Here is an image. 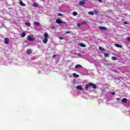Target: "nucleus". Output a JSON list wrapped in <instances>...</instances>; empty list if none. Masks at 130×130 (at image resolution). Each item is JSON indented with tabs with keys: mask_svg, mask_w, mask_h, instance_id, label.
<instances>
[{
	"mask_svg": "<svg viewBox=\"0 0 130 130\" xmlns=\"http://www.w3.org/2000/svg\"><path fill=\"white\" fill-rule=\"evenodd\" d=\"M90 86L92 87L93 89H96L97 88V85H96V84L92 83H89L88 84H86L85 85L86 90H88V88Z\"/></svg>",
	"mask_w": 130,
	"mask_h": 130,
	"instance_id": "nucleus-1",
	"label": "nucleus"
},
{
	"mask_svg": "<svg viewBox=\"0 0 130 130\" xmlns=\"http://www.w3.org/2000/svg\"><path fill=\"white\" fill-rule=\"evenodd\" d=\"M27 40H29V41H33V40H34V37L31 36H28L27 37Z\"/></svg>",
	"mask_w": 130,
	"mask_h": 130,
	"instance_id": "nucleus-2",
	"label": "nucleus"
},
{
	"mask_svg": "<svg viewBox=\"0 0 130 130\" xmlns=\"http://www.w3.org/2000/svg\"><path fill=\"white\" fill-rule=\"evenodd\" d=\"M100 30H103L104 31H107V30H108V29L105 26H100Z\"/></svg>",
	"mask_w": 130,
	"mask_h": 130,
	"instance_id": "nucleus-3",
	"label": "nucleus"
},
{
	"mask_svg": "<svg viewBox=\"0 0 130 130\" xmlns=\"http://www.w3.org/2000/svg\"><path fill=\"white\" fill-rule=\"evenodd\" d=\"M56 22L57 24H63V23H64V22H62L61 21V20L59 19H56Z\"/></svg>",
	"mask_w": 130,
	"mask_h": 130,
	"instance_id": "nucleus-4",
	"label": "nucleus"
},
{
	"mask_svg": "<svg viewBox=\"0 0 130 130\" xmlns=\"http://www.w3.org/2000/svg\"><path fill=\"white\" fill-rule=\"evenodd\" d=\"M76 89H77V90H80L81 91L83 90V87L81 85H78L76 87Z\"/></svg>",
	"mask_w": 130,
	"mask_h": 130,
	"instance_id": "nucleus-5",
	"label": "nucleus"
},
{
	"mask_svg": "<svg viewBox=\"0 0 130 130\" xmlns=\"http://www.w3.org/2000/svg\"><path fill=\"white\" fill-rule=\"evenodd\" d=\"M48 41V39L46 38H45L44 39V40H43V43H44V44H46V43H47Z\"/></svg>",
	"mask_w": 130,
	"mask_h": 130,
	"instance_id": "nucleus-6",
	"label": "nucleus"
},
{
	"mask_svg": "<svg viewBox=\"0 0 130 130\" xmlns=\"http://www.w3.org/2000/svg\"><path fill=\"white\" fill-rule=\"evenodd\" d=\"M122 102L123 103H126L127 102V99H126V98H123L122 99Z\"/></svg>",
	"mask_w": 130,
	"mask_h": 130,
	"instance_id": "nucleus-7",
	"label": "nucleus"
},
{
	"mask_svg": "<svg viewBox=\"0 0 130 130\" xmlns=\"http://www.w3.org/2000/svg\"><path fill=\"white\" fill-rule=\"evenodd\" d=\"M4 42H5V44H9V39L5 38L4 40Z\"/></svg>",
	"mask_w": 130,
	"mask_h": 130,
	"instance_id": "nucleus-8",
	"label": "nucleus"
},
{
	"mask_svg": "<svg viewBox=\"0 0 130 130\" xmlns=\"http://www.w3.org/2000/svg\"><path fill=\"white\" fill-rule=\"evenodd\" d=\"M115 46H116V47H119V48H122V46L119 44H115Z\"/></svg>",
	"mask_w": 130,
	"mask_h": 130,
	"instance_id": "nucleus-9",
	"label": "nucleus"
},
{
	"mask_svg": "<svg viewBox=\"0 0 130 130\" xmlns=\"http://www.w3.org/2000/svg\"><path fill=\"white\" fill-rule=\"evenodd\" d=\"M20 6H21L22 7H25L26 6V4H24V3H23V2L21 1L20 2Z\"/></svg>",
	"mask_w": 130,
	"mask_h": 130,
	"instance_id": "nucleus-10",
	"label": "nucleus"
},
{
	"mask_svg": "<svg viewBox=\"0 0 130 130\" xmlns=\"http://www.w3.org/2000/svg\"><path fill=\"white\" fill-rule=\"evenodd\" d=\"M27 54H31L32 53V50L31 49H28L27 50Z\"/></svg>",
	"mask_w": 130,
	"mask_h": 130,
	"instance_id": "nucleus-11",
	"label": "nucleus"
},
{
	"mask_svg": "<svg viewBox=\"0 0 130 130\" xmlns=\"http://www.w3.org/2000/svg\"><path fill=\"white\" fill-rule=\"evenodd\" d=\"M82 68V66L80 64H77L75 66V69H80Z\"/></svg>",
	"mask_w": 130,
	"mask_h": 130,
	"instance_id": "nucleus-12",
	"label": "nucleus"
},
{
	"mask_svg": "<svg viewBox=\"0 0 130 130\" xmlns=\"http://www.w3.org/2000/svg\"><path fill=\"white\" fill-rule=\"evenodd\" d=\"M84 4H85V2H84V1H80L79 2V5L80 6L84 5Z\"/></svg>",
	"mask_w": 130,
	"mask_h": 130,
	"instance_id": "nucleus-13",
	"label": "nucleus"
},
{
	"mask_svg": "<svg viewBox=\"0 0 130 130\" xmlns=\"http://www.w3.org/2000/svg\"><path fill=\"white\" fill-rule=\"evenodd\" d=\"M35 25L36 26H40V23H39V22H35Z\"/></svg>",
	"mask_w": 130,
	"mask_h": 130,
	"instance_id": "nucleus-14",
	"label": "nucleus"
},
{
	"mask_svg": "<svg viewBox=\"0 0 130 130\" xmlns=\"http://www.w3.org/2000/svg\"><path fill=\"white\" fill-rule=\"evenodd\" d=\"M80 46L81 47H86V45H85L84 43H80Z\"/></svg>",
	"mask_w": 130,
	"mask_h": 130,
	"instance_id": "nucleus-15",
	"label": "nucleus"
},
{
	"mask_svg": "<svg viewBox=\"0 0 130 130\" xmlns=\"http://www.w3.org/2000/svg\"><path fill=\"white\" fill-rule=\"evenodd\" d=\"M73 76H74L75 78H79V75H77L76 73L73 74Z\"/></svg>",
	"mask_w": 130,
	"mask_h": 130,
	"instance_id": "nucleus-16",
	"label": "nucleus"
},
{
	"mask_svg": "<svg viewBox=\"0 0 130 130\" xmlns=\"http://www.w3.org/2000/svg\"><path fill=\"white\" fill-rule=\"evenodd\" d=\"M44 37L45 38H48V34H47V32H45V34H44Z\"/></svg>",
	"mask_w": 130,
	"mask_h": 130,
	"instance_id": "nucleus-17",
	"label": "nucleus"
},
{
	"mask_svg": "<svg viewBox=\"0 0 130 130\" xmlns=\"http://www.w3.org/2000/svg\"><path fill=\"white\" fill-rule=\"evenodd\" d=\"M26 36V32H22L21 34V37H25Z\"/></svg>",
	"mask_w": 130,
	"mask_h": 130,
	"instance_id": "nucleus-18",
	"label": "nucleus"
},
{
	"mask_svg": "<svg viewBox=\"0 0 130 130\" xmlns=\"http://www.w3.org/2000/svg\"><path fill=\"white\" fill-rule=\"evenodd\" d=\"M89 15H91V16H93V15H94V12L90 11L88 12Z\"/></svg>",
	"mask_w": 130,
	"mask_h": 130,
	"instance_id": "nucleus-19",
	"label": "nucleus"
},
{
	"mask_svg": "<svg viewBox=\"0 0 130 130\" xmlns=\"http://www.w3.org/2000/svg\"><path fill=\"white\" fill-rule=\"evenodd\" d=\"M104 56L105 57H108L109 56V55L108 54V53H106L104 54Z\"/></svg>",
	"mask_w": 130,
	"mask_h": 130,
	"instance_id": "nucleus-20",
	"label": "nucleus"
},
{
	"mask_svg": "<svg viewBox=\"0 0 130 130\" xmlns=\"http://www.w3.org/2000/svg\"><path fill=\"white\" fill-rule=\"evenodd\" d=\"M81 24H82V25H87V21H83V22L81 23Z\"/></svg>",
	"mask_w": 130,
	"mask_h": 130,
	"instance_id": "nucleus-21",
	"label": "nucleus"
},
{
	"mask_svg": "<svg viewBox=\"0 0 130 130\" xmlns=\"http://www.w3.org/2000/svg\"><path fill=\"white\" fill-rule=\"evenodd\" d=\"M112 60H117V58L116 57H112Z\"/></svg>",
	"mask_w": 130,
	"mask_h": 130,
	"instance_id": "nucleus-22",
	"label": "nucleus"
},
{
	"mask_svg": "<svg viewBox=\"0 0 130 130\" xmlns=\"http://www.w3.org/2000/svg\"><path fill=\"white\" fill-rule=\"evenodd\" d=\"M73 16H77V15H78V13H77L76 12H74L73 13Z\"/></svg>",
	"mask_w": 130,
	"mask_h": 130,
	"instance_id": "nucleus-23",
	"label": "nucleus"
},
{
	"mask_svg": "<svg viewBox=\"0 0 130 130\" xmlns=\"http://www.w3.org/2000/svg\"><path fill=\"white\" fill-rule=\"evenodd\" d=\"M25 25L26 26H27L28 27H30V26H31V24H30L29 23H25Z\"/></svg>",
	"mask_w": 130,
	"mask_h": 130,
	"instance_id": "nucleus-24",
	"label": "nucleus"
},
{
	"mask_svg": "<svg viewBox=\"0 0 130 130\" xmlns=\"http://www.w3.org/2000/svg\"><path fill=\"white\" fill-rule=\"evenodd\" d=\"M34 7H38V4L37 3H34Z\"/></svg>",
	"mask_w": 130,
	"mask_h": 130,
	"instance_id": "nucleus-25",
	"label": "nucleus"
},
{
	"mask_svg": "<svg viewBox=\"0 0 130 130\" xmlns=\"http://www.w3.org/2000/svg\"><path fill=\"white\" fill-rule=\"evenodd\" d=\"M99 49H100V50H101V51H103V50H104V48H103L102 47H99Z\"/></svg>",
	"mask_w": 130,
	"mask_h": 130,
	"instance_id": "nucleus-26",
	"label": "nucleus"
},
{
	"mask_svg": "<svg viewBox=\"0 0 130 130\" xmlns=\"http://www.w3.org/2000/svg\"><path fill=\"white\" fill-rule=\"evenodd\" d=\"M55 28V27L54 26H50V28L52 29H54Z\"/></svg>",
	"mask_w": 130,
	"mask_h": 130,
	"instance_id": "nucleus-27",
	"label": "nucleus"
},
{
	"mask_svg": "<svg viewBox=\"0 0 130 130\" xmlns=\"http://www.w3.org/2000/svg\"><path fill=\"white\" fill-rule=\"evenodd\" d=\"M81 25H82V23H78V24H77V26L78 27H80L81 26Z\"/></svg>",
	"mask_w": 130,
	"mask_h": 130,
	"instance_id": "nucleus-28",
	"label": "nucleus"
},
{
	"mask_svg": "<svg viewBox=\"0 0 130 130\" xmlns=\"http://www.w3.org/2000/svg\"><path fill=\"white\" fill-rule=\"evenodd\" d=\"M112 95H115V92H111Z\"/></svg>",
	"mask_w": 130,
	"mask_h": 130,
	"instance_id": "nucleus-29",
	"label": "nucleus"
},
{
	"mask_svg": "<svg viewBox=\"0 0 130 130\" xmlns=\"http://www.w3.org/2000/svg\"><path fill=\"white\" fill-rule=\"evenodd\" d=\"M59 39H60V40H62L63 39V37H61L59 38Z\"/></svg>",
	"mask_w": 130,
	"mask_h": 130,
	"instance_id": "nucleus-30",
	"label": "nucleus"
},
{
	"mask_svg": "<svg viewBox=\"0 0 130 130\" xmlns=\"http://www.w3.org/2000/svg\"><path fill=\"white\" fill-rule=\"evenodd\" d=\"M127 40H128V42L130 41V37H128Z\"/></svg>",
	"mask_w": 130,
	"mask_h": 130,
	"instance_id": "nucleus-31",
	"label": "nucleus"
},
{
	"mask_svg": "<svg viewBox=\"0 0 130 130\" xmlns=\"http://www.w3.org/2000/svg\"><path fill=\"white\" fill-rule=\"evenodd\" d=\"M55 56H56V55L54 54V55L52 56L53 58H54V57H55Z\"/></svg>",
	"mask_w": 130,
	"mask_h": 130,
	"instance_id": "nucleus-32",
	"label": "nucleus"
},
{
	"mask_svg": "<svg viewBox=\"0 0 130 130\" xmlns=\"http://www.w3.org/2000/svg\"><path fill=\"white\" fill-rule=\"evenodd\" d=\"M71 33V31H67L66 34H70Z\"/></svg>",
	"mask_w": 130,
	"mask_h": 130,
	"instance_id": "nucleus-33",
	"label": "nucleus"
},
{
	"mask_svg": "<svg viewBox=\"0 0 130 130\" xmlns=\"http://www.w3.org/2000/svg\"><path fill=\"white\" fill-rule=\"evenodd\" d=\"M100 3H102V0H98Z\"/></svg>",
	"mask_w": 130,
	"mask_h": 130,
	"instance_id": "nucleus-34",
	"label": "nucleus"
},
{
	"mask_svg": "<svg viewBox=\"0 0 130 130\" xmlns=\"http://www.w3.org/2000/svg\"><path fill=\"white\" fill-rule=\"evenodd\" d=\"M94 13H95V14H98V11H94Z\"/></svg>",
	"mask_w": 130,
	"mask_h": 130,
	"instance_id": "nucleus-35",
	"label": "nucleus"
},
{
	"mask_svg": "<svg viewBox=\"0 0 130 130\" xmlns=\"http://www.w3.org/2000/svg\"><path fill=\"white\" fill-rule=\"evenodd\" d=\"M58 16H62V14H59H59H58Z\"/></svg>",
	"mask_w": 130,
	"mask_h": 130,
	"instance_id": "nucleus-36",
	"label": "nucleus"
},
{
	"mask_svg": "<svg viewBox=\"0 0 130 130\" xmlns=\"http://www.w3.org/2000/svg\"><path fill=\"white\" fill-rule=\"evenodd\" d=\"M116 100H120V99H119V98H116Z\"/></svg>",
	"mask_w": 130,
	"mask_h": 130,
	"instance_id": "nucleus-37",
	"label": "nucleus"
},
{
	"mask_svg": "<svg viewBox=\"0 0 130 130\" xmlns=\"http://www.w3.org/2000/svg\"><path fill=\"white\" fill-rule=\"evenodd\" d=\"M124 24H125L126 25V24H128V23H127V22H124Z\"/></svg>",
	"mask_w": 130,
	"mask_h": 130,
	"instance_id": "nucleus-38",
	"label": "nucleus"
}]
</instances>
